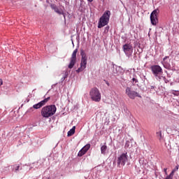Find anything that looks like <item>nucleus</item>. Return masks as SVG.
I'll return each mask as SVG.
<instances>
[{
  "mask_svg": "<svg viewBox=\"0 0 179 179\" xmlns=\"http://www.w3.org/2000/svg\"><path fill=\"white\" fill-rule=\"evenodd\" d=\"M174 173H176L175 171H172L171 172V173L168 176V177H170L171 178L173 179V177H174Z\"/></svg>",
  "mask_w": 179,
  "mask_h": 179,
  "instance_id": "c756f323",
  "label": "nucleus"
},
{
  "mask_svg": "<svg viewBox=\"0 0 179 179\" xmlns=\"http://www.w3.org/2000/svg\"><path fill=\"white\" fill-rule=\"evenodd\" d=\"M101 155H106L107 153V145H103L101 147Z\"/></svg>",
  "mask_w": 179,
  "mask_h": 179,
  "instance_id": "dca6fc26",
  "label": "nucleus"
},
{
  "mask_svg": "<svg viewBox=\"0 0 179 179\" xmlns=\"http://www.w3.org/2000/svg\"><path fill=\"white\" fill-rule=\"evenodd\" d=\"M110 16H111V12L110 10H106L102 16L99 18L98 22V29H101L104 26H107L110 22Z\"/></svg>",
  "mask_w": 179,
  "mask_h": 179,
  "instance_id": "f03ea898",
  "label": "nucleus"
},
{
  "mask_svg": "<svg viewBox=\"0 0 179 179\" xmlns=\"http://www.w3.org/2000/svg\"><path fill=\"white\" fill-rule=\"evenodd\" d=\"M67 78H68V71H65L64 76L60 80L61 83H62V82H64V80H65V79H66Z\"/></svg>",
  "mask_w": 179,
  "mask_h": 179,
  "instance_id": "a211bd4d",
  "label": "nucleus"
},
{
  "mask_svg": "<svg viewBox=\"0 0 179 179\" xmlns=\"http://www.w3.org/2000/svg\"><path fill=\"white\" fill-rule=\"evenodd\" d=\"M150 90H151V92H153V90H154V92H156V87L151 85L150 87Z\"/></svg>",
  "mask_w": 179,
  "mask_h": 179,
  "instance_id": "c85d7f7f",
  "label": "nucleus"
},
{
  "mask_svg": "<svg viewBox=\"0 0 179 179\" xmlns=\"http://www.w3.org/2000/svg\"><path fill=\"white\" fill-rule=\"evenodd\" d=\"M50 96L48 98H45V99L41 101L39 103L34 104L31 108H30L28 110L27 113H31L33 111V108L35 110H38V108H41L43 106H45V103L50 100Z\"/></svg>",
  "mask_w": 179,
  "mask_h": 179,
  "instance_id": "0eeeda50",
  "label": "nucleus"
},
{
  "mask_svg": "<svg viewBox=\"0 0 179 179\" xmlns=\"http://www.w3.org/2000/svg\"><path fill=\"white\" fill-rule=\"evenodd\" d=\"M72 44H73V41H72Z\"/></svg>",
  "mask_w": 179,
  "mask_h": 179,
  "instance_id": "e433bc0d",
  "label": "nucleus"
},
{
  "mask_svg": "<svg viewBox=\"0 0 179 179\" xmlns=\"http://www.w3.org/2000/svg\"><path fill=\"white\" fill-rule=\"evenodd\" d=\"M158 12L159 10L155 9L150 14V21L152 26H156V24H157V15L159 13Z\"/></svg>",
  "mask_w": 179,
  "mask_h": 179,
  "instance_id": "9b49d317",
  "label": "nucleus"
},
{
  "mask_svg": "<svg viewBox=\"0 0 179 179\" xmlns=\"http://www.w3.org/2000/svg\"><path fill=\"white\" fill-rule=\"evenodd\" d=\"M178 169H179V166L177 165L172 171H173L176 173V171H178Z\"/></svg>",
  "mask_w": 179,
  "mask_h": 179,
  "instance_id": "473e14b6",
  "label": "nucleus"
},
{
  "mask_svg": "<svg viewBox=\"0 0 179 179\" xmlns=\"http://www.w3.org/2000/svg\"><path fill=\"white\" fill-rule=\"evenodd\" d=\"M136 76L134 77L132 79H131V83L132 85H136L137 83H139V81L138 80V78H136Z\"/></svg>",
  "mask_w": 179,
  "mask_h": 179,
  "instance_id": "6ab92c4d",
  "label": "nucleus"
},
{
  "mask_svg": "<svg viewBox=\"0 0 179 179\" xmlns=\"http://www.w3.org/2000/svg\"><path fill=\"white\" fill-rule=\"evenodd\" d=\"M90 97L91 100L95 101V103L101 101V93H100L97 87H94L90 91Z\"/></svg>",
  "mask_w": 179,
  "mask_h": 179,
  "instance_id": "39448f33",
  "label": "nucleus"
},
{
  "mask_svg": "<svg viewBox=\"0 0 179 179\" xmlns=\"http://www.w3.org/2000/svg\"><path fill=\"white\" fill-rule=\"evenodd\" d=\"M75 129H76V127L73 126L72 127V129H71L68 133H67V136H72V135H73V134H75Z\"/></svg>",
  "mask_w": 179,
  "mask_h": 179,
  "instance_id": "2eb2a0df",
  "label": "nucleus"
},
{
  "mask_svg": "<svg viewBox=\"0 0 179 179\" xmlns=\"http://www.w3.org/2000/svg\"><path fill=\"white\" fill-rule=\"evenodd\" d=\"M78 53V49H76L73 50L71 57L70 59V63L68 66V68L69 69H72L73 66H75V64H76V54Z\"/></svg>",
  "mask_w": 179,
  "mask_h": 179,
  "instance_id": "9d476101",
  "label": "nucleus"
},
{
  "mask_svg": "<svg viewBox=\"0 0 179 179\" xmlns=\"http://www.w3.org/2000/svg\"><path fill=\"white\" fill-rule=\"evenodd\" d=\"M122 111L125 113V114H128L129 113V110H128V108L125 105L123 106Z\"/></svg>",
  "mask_w": 179,
  "mask_h": 179,
  "instance_id": "393cba45",
  "label": "nucleus"
},
{
  "mask_svg": "<svg viewBox=\"0 0 179 179\" xmlns=\"http://www.w3.org/2000/svg\"><path fill=\"white\" fill-rule=\"evenodd\" d=\"M151 72L157 80H162V75H163V69L159 65L155 64L150 66Z\"/></svg>",
  "mask_w": 179,
  "mask_h": 179,
  "instance_id": "7ed1b4c3",
  "label": "nucleus"
},
{
  "mask_svg": "<svg viewBox=\"0 0 179 179\" xmlns=\"http://www.w3.org/2000/svg\"><path fill=\"white\" fill-rule=\"evenodd\" d=\"M84 155H86V152L85 151H83L82 150H80L79 152H78V156L79 157H82V156H83Z\"/></svg>",
  "mask_w": 179,
  "mask_h": 179,
  "instance_id": "a878e982",
  "label": "nucleus"
},
{
  "mask_svg": "<svg viewBox=\"0 0 179 179\" xmlns=\"http://www.w3.org/2000/svg\"><path fill=\"white\" fill-rule=\"evenodd\" d=\"M125 94H127L128 98L131 99V100H135L136 97H142L138 92L132 90V87H126Z\"/></svg>",
  "mask_w": 179,
  "mask_h": 179,
  "instance_id": "423d86ee",
  "label": "nucleus"
},
{
  "mask_svg": "<svg viewBox=\"0 0 179 179\" xmlns=\"http://www.w3.org/2000/svg\"><path fill=\"white\" fill-rule=\"evenodd\" d=\"M11 169H13V171H14V173H19V171L22 170V167H20V165L19 164H15L11 166Z\"/></svg>",
  "mask_w": 179,
  "mask_h": 179,
  "instance_id": "4468645a",
  "label": "nucleus"
},
{
  "mask_svg": "<svg viewBox=\"0 0 179 179\" xmlns=\"http://www.w3.org/2000/svg\"><path fill=\"white\" fill-rule=\"evenodd\" d=\"M50 8L56 13L58 10V8L57 5L55 4H52L50 5Z\"/></svg>",
  "mask_w": 179,
  "mask_h": 179,
  "instance_id": "5701e85b",
  "label": "nucleus"
},
{
  "mask_svg": "<svg viewBox=\"0 0 179 179\" xmlns=\"http://www.w3.org/2000/svg\"><path fill=\"white\" fill-rule=\"evenodd\" d=\"M164 171L166 176H167V168H164Z\"/></svg>",
  "mask_w": 179,
  "mask_h": 179,
  "instance_id": "f704fd0d",
  "label": "nucleus"
},
{
  "mask_svg": "<svg viewBox=\"0 0 179 179\" xmlns=\"http://www.w3.org/2000/svg\"><path fill=\"white\" fill-rule=\"evenodd\" d=\"M112 69H113V74L117 75V73H119V72H121L122 71V67L113 64Z\"/></svg>",
  "mask_w": 179,
  "mask_h": 179,
  "instance_id": "ddd939ff",
  "label": "nucleus"
},
{
  "mask_svg": "<svg viewBox=\"0 0 179 179\" xmlns=\"http://www.w3.org/2000/svg\"><path fill=\"white\" fill-rule=\"evenodd\" d=\"M80 55H81V62H80V66L76 71L77 73H80V72H83L85 69H86V66L87 65V56H86V53L85 50H80Z\"/></svg>",
  "mask_w": 179,
  "mask_h": 179,
  "instance_id": "20e7f679",
  "label": "nucleus"
},
{
  "mask_svg": "<svg viewBox=\"0 0 179 179\" xmlns=\"http://www.w3.org/2000/svg\"><path fill=\"white\" fill-rule=\"evenodd\" d=\"M171 94H173V96H179V91L178 90H171Z\"/></svg>",
  "mask_w": 179,
  "mask_h": 179,
  "instance_id": "412c9836",
  "label": "nucleus"
},
{
  "mask_svg": "<svg viewBox=\"0 0 179 179\" xmlns=\"http://www.w3.org/2000/svg\"><path fill=\"white\" fill-rule=\"evenodd\" d=\"M123 51L127 57H131L132 55V52L134 49L132 48V45L130 43H126L123 45Z\"/></svg>",
  "mask_w": 179,
  "mask_h": 179,
  "instance_id": "1a4fd4ad",
  "label": "nucleus"
},
{
  "mask_svg": "<svg viewBox=\"0 0 179 179\" xmlns=\"http://www.w3.org/2000/svg\"><path fill=\"white\" fill-rule=\"evenodd\" d=\"M38 164V162H35L32 164L30 165V168H29V170H31V169H37V165Z\"/></svg>",
  "mask_w": 179,
  "mask_h": 179,
  "instance_id": "b1692460",
  "label": "nucleus"
},
{
  "mask_svg": "<svg viewBox=\"0 0 179 179\" xmlns=\"http://www.w3.org/2000/svg\"><path fill=\"white\" fill-rule=\"evenodd\" d=\"M56 13L58 15H62L64 14V10L62 8H57Z\"/></svg>",
  "mask_w": 179,
  "mask_h": 179,
  "instance_id": "bb28decb",
  "label": "nucleus"
},
{
  "mask_svg": "<svg viewBox=\"0 0 179 179\" xmlns=\"http://www.w3.org/2000/svg\"><path fill=\"white\" fill-rule=\"evenodd\" d=\"M88 2H93V0H87Z\"/></svg>",
  "mask_w": 179,
  "mask_h": 179,
  "instance_id": "c9c22d12",
  "label": "nucleus"
},
{
  "mask_svg": "<svg viewBox=\"0 0 179 179\" xmlns=\"http://www.w3.org/2000/svg\"><path fill=\"white\" fill-rule=\"evenodd\" d=\"M3 85V81L2 79L0 78V86H2Z\"/></svg>",
  "mask_w": 179,
  "mask_h": 179,
  "instance_id": "72a5a7b5",
  "label": "nucleus"
},
{
  "mask_svg": "<svg viewBox=\"0 0 179 179\" xmlns=\"http://www.w3.org/2000/svg\"><path fill=\"white\" fill-rule=\"evenodd\" d=\"M108 30H110V27L107 26L104 28V33H108Z\"/></svg>",
  "mask_w": 179,
  "mask_h": 179,
  "instance_id": "7c9ffc66",
  "label": "nucleus"
},
{
  "mask_svg": "<svg viewBox=\"0 0 179 179\" xmlns=\"http://www.w3.org/2000/svg\"><path fill=\"white\" fill-rule=\"evenodd\" d=\"M157 136L159 139V141H162L163 136L162 135V131L157 132Z\"/></svg>",
  "mask_w": 179,
  "mask_h": 179,
  "instance_id": "4be33fe9",
  "label": "nucleus"
},
{
  "mask_svg": "<svg viewBox=\"0 0 179 179\" xmlns=\"http://www.w3.org/2000/svg\"><path fill=\"white\" fill-rule=\"evenodd\" d=\"M140 78L141 79V80L145 83V81L147 80L148 78H146V76L143 73H141L140 75Z\"/></svg>",
  "mask_w": 179,
  "mask_h": 179,
  "instance_id": "aec40b11",
  "label": "nucleus"
},
{
  "mask_svg": "<svg viewBox=\"0 0 179 179\" xmlns=\"http://www.w3.org/2000/svg\"><path fill=\"white\" fill-rule=\"evenodd\" d=\"M90 149V144L85 145L81 150L85 153Z\"/></svg>",
  "mask_w": 179,
  "mask_h": 179,
  "instance_id": "f3484780",
  "label": "nucleus"
},
{
  "mask_svg": "<svg viewBox=\"0 0 179 179\" xmlns=\"http://www.w3.org/2000/svg\"><path fill=\"white\" fill-rule=\"evenodd\" d=\"M63 15V17L64 19V22H66V14L64 13V10H63V14H61Z\"/></svg>",
  "mask_w": 179,
  "mask_h": 179,
  "instance_id": "2f4dec72",
  "label": "nucleus"
},
{
  "mask_svg": "<svg viewBox=\"0 0 179 179\" xmlns=\"http://www.w3.org/2000/svg\"><path fill=\"white\" fill-rule=\"evenodd\" d=\"M162 79H163L164 83H169V82H170L169 80H167V78H166V77L161 76Z\"/></svg>",
  "mask_w": 179,
  "mask_h": 179,
  "instance_id": "cd10ccee",
  "label": "nucleus"
},
{
  "mask_svg": "<svg viewBox=\"0 0 179 179\" xmlns=\"http://www.w3.org/2000/svg\"><path fill=\"white\" fill-rule=\"evenodd\" d=\"M41 113L43 118H49V117H52V115L57 113V106H55V105L44 106Z\"/></svg>",
  "mask_w": 179,
  "mask_h": 179,
  "instance_id": "f257e3e1",
  "label": "nucleus"
},
{
  "mask_svg": "<svg viewBox=\"0 0 179 179\" xmlns=\"http://www.w3.org/2000/svg\"><path fill=\"white\" fill-rule=\"evenodd\" d=\"M128 162V153H122L117 157V166H125V163Z\"/></svg>",
  "mask_w": 179,
  "mask_h": 179,
  "instance_id": "6e6552de",
  "label": "nucleus"
},
{
  "mask_svg": "<svg viewBox=\"0 0 179 179\" xmlns=\"http://www.w3.org/2000/svg\"><path fill=\"white\" fill-rule=\"evenodd\" d=\"M167 58H169V57L166 56L165 57H164L163 62H162V65H163L164 68H165V69H170V68H171V65L170 64V62H169L168 61L166 60V59H167Z\"/></svg>",
  "mask_w": 179,
  "mask_h": 179,
  "instance_id": "f8f14e48",
  "label": "nucleus"
}]
</instances>
